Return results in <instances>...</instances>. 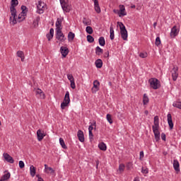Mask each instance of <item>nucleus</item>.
<instances>
[{"label": "nucleus", "instance_id": "obj_33", "mask_svg": "<svg viewBox=\"0 0 181 181\" xmlns=\"http://www.w3.org/2000/svg\"><path fill=\"white\" fill-rule=\"evenodd\" d=\"M100 46H105V38L104 37H100L98 39Z\"/></svg>", "mask_w": 181, "mask_h": 181}, {"label": "nucleus", "instance_id": "obj_61", "mask_svg": "<svg viewBox=\"0 0 181 181\" xmlns=\"http://www.w3.org/2000/svg\"><path fill=\"white\" fill-rule=\"evenodd\" d=\"M134 181H139V177H134Z\"/></svg>", "mask_w": 181, "mask_h": 181}, {"label": "nucleus", "instance_id": "obj_1", "mask_svg": "<svg viewBox=\"0 0 181 181\" xmlns=\"http://www.w3.org/2000/svg\"><path fill=\"white\" fill-rule=\"evenodd\" d=\"M19 5V1L18 0H11L10 12L12 17H10V23L11 25H16L18 23V20H16V6Z\"/></svg>", "mask_w": 181, "mask_h": 181}, {"label": "nucleus", "instance_id": "obj_28", "mask_svg": "<svg viewBox=\"0 0 181 181\" xmlns=\"http://www.w3.org/2000/svg\"><path fill=\"white\" fill-rule=\"evenodd\" d=\"M74 37H76V35L73 32H69L68 33L69 42H71L72 40H74Z\"/></svg>", "mask_w": 181, "mask_h": 181}, {"label": "nucleus", "instance_id": "obj_42", "mask_svg": "<svg viewBox=\"0 0 181 181\" xmlns=\"http://www.w3.org/2000/svg\"><path fill=\"white\" fill-rule=\"evenodd\" d=\"M17 56L18 57H23V56H25V53H23V51H18L17 52Z\"/></svg>", "mask_w": 181, "mask_h": 181}, {"label": "nucleus", "instance_id": "obj_17", "mask_svg": "<svg viewBox=\"0 0 181 181\" xmlns=\"http://www.w3.org/2000/svg\"><path fill=\"white\" fill-rule=\"evenodd\" d=\"M167 118L170 129H173V121L172 120V115L170 113H168L167 115Z\"/></svg>", "mask_w": 181, "mask_h": 181}, {"label": "nucleus", "instance_id": "obj_38", "mask_svg": "<svg viewBox=\"0 0 181 181\" xmlns=\"http://www.w3.org/2000/svg\"><path fill=\"white\" fill-rule=\"evenodd\" d=\"M119 170L120 173L124 172V170H125V165H124L122 163L119 164Z\"/></svg>", "mask_w": 181, "mask_h": 181}, {"label": "nucleus", "instance_id": "obj_31", "mask_svg": "<svg viewBox=\"0 0 181 181\" xmlns=\"http://www.w3.org/2000/svg\"><path fill=\"white\" fill-rule=\"evenodd\" d=\"M148 103H149V98H148V95H146V93H144L143 97V104L144 105H146Z\"/></svg>", "mask_w": 181, "mask_h": 181}, {"label": "nucleus", "instance_id": "obj_21", "mask_svg": "<svg viewBox=\"0 0 181 181\" xmlns=\"http://www.w3.org/2000/svg\"><path fill=\"white\" fill-rule=\"evenodd\" d=\"M62 18H57L56 23H55V26H56V30H62Z\"/></svg>", "mask_w": 181, "mask_h": 181}, {"label": "nucleus", "instance_id": "obj_43", "mask_svg": "<svg viewBox=\"0 0 181 181\" xmlns=\"http://www.w3.org/2000/svg\"><path fill=\"white\" fill-rule=\"evenodd\" d=\"M18 166L20 169H23V168H25V163L22 160H20L18 163Z\"/></svg>", "mask_w": 181, "mask_h": 181}, {"label": "nucleus", "instance_id": "obj_51", "mask_svg": "<svg viewBox=\"0 0 181 181\" xmlns=\"http://www.w3.org/2000/svg\"><path fill=\"white\" fill-rule=\"evenodd\" d=\"M141 173L146 175V173H148V169H144V167H142Z\"/></svg>", "mask_w": 181, "mask_h": 181}, {"label": "nucleus", "instance_id": "obj_48", "mask_svg": "<svg viewBox=\"0 0 181 181\" xmlns=\"http://www.w3.org/2000/svg\"><path fill=\"white\" fill-rule=\"evenodd\" d=\"M49 35H51V37H53V36H54V29L50 28Z\"/></svg>", "mask_w": 181, "mask_h": 181}, {"label": "nucleus", "instance_id": "obj_49", "mask_svg": "<svg viewBox=\"0 0 181 181\" xmlns=\"http://www.w3.org/2000/svg\"><path fill=\"white\" fill-rule=\"evenodd\" d=\"M126 166H127V170H129L132 168V163H127Z\"/></svg>", "mask_w": 181, "mask_h": 181}, {"label": "nucleus", "instance_id": "obj_41", "mask_svg": "<svg viewBox=\"0 0 181 181\" xmlns=\"http://www.w3.org/2000/svg\"><path fill=\"white\" fill-rule=\"evenodd\" d=\"M161 42H160V37H157L156 38V42H155V45L156 46H159L160 45Z\"/></svg>", "mask_w": 181, "mask_h": 181}, {"label": "nucleus", "instance_id": "obj_9", "mask_svg": "<svg viewBox=\"0 0 181 181\" xmlns=\"http://www.w3.org/2000/svg\"><path fill=\"white\" fill-rule=\"evenodd\" d=\"M179 32H180V29L179 28H177V26L174 25L172 28H171V31L170 33V36L172 39L176 37V36H177V35H179Z\"/></svg>", "mask_w": 181, "mask_h": 181}, {"label": "nucleus", "instance_id": "obj_52", "mask_svg": "<svg viewBox=\"0 0 181 181\" xmlns=\"http://www.w3.org/2000/svg\"><path fill=\"white\" fill-rule=\"evenodd\" d=\"M47 39H48V41L50 42L52 39H53V37L50 34H47Z\"/></svg>", "mask_w": 181, "mask_h": 181}, {"label": "nucleus", "instance_id": "obj_63", "mask_svg": "<svg viewBox=\"0 0 181 181\" xmlns=\"http://www.w3.org/2000/svg\"><path fill=\"white\" fill-rule=\"evenodd\" d=\"M144 114H145L146 115H148V114H149V112H148V110H145V111H144Z\"/></svg>", "mask_w": 181, "mask_h": 181}, {"label": "nucleus", "instance_id": "obj_30", "mask_svg": "<svg viewBox=\"0 0 181 181\" xmlns=\"http://www.w3.org/2000/svg\"><path fill=\"white\" fill-rule=\"evenodd\" d=\"M98 148L100 151H107V145L104 142L99 144Z\"/></svg>", "mask_w": 181, "mask_h": 181}, {"label": "nucleus", "instance_id": "obj_23", "mask_svg": "<svg viewBox=\"0 0 181 181\" xmlns=\"http://www.w3.org/2000/svg\"><path fill=\"white\" fill-rule=\"evenodd\" d=\"M11 178V173H7L6 174H4L1 178L0 179V181H8V179Z\"/></svg>", "mask_w": 181, "mask_h": 181}, {"label": "nucleus", "instance_id": "obj_40", "mask_svg": "<svg viewBox=\"0 0 181 181\" xmlns=\"http://www.w3.org/2000/svg\"><path fill=\"white\" fill-rule=\"evenodd\" d=\"M139 57H141V59H145L146 57H148V53H146V52H141L139 54Z\"/></svg>", "mask_w": 181, "mask_h": 181}, {"label": "nucleus", "instance_id": "obj_50", "mask_svg": "<svg viewBox=\"0 0 181 181\" xmlns=\"http://www.w3.org/2000/svg\"><path fill=\"white\" fill-rule=\"evenodd\" d=\"M161 139L163 141H166V134H165V133L161 134Z\"/></svg>", "mask_w": 181, "mask_h": 181}, {"label": "nucleus", "instance_id": "obj_24", "mask_svg": "<svg viewBox=\"0 0 181 181\" xmlns=\"http://www.w3.org/2000/svg\"><path fill=\"white\" fill-rule=\"evenodd\" d=\"M95 64L97 69H101V67H103V60L101 59H98L95 62Z\"/></svg>", "mask_w": 181, "mask_h": 181}, {"label": "nucleus", "instance_id": "obj_56", "mask_svg": "<svg viewBox=\"0 0 181 181\" xmlns=\"http://www.w3.org/2000/svg\"><path fill=\"white\" fill-rule=\"evenodd\" d=\"M28 8L26 7V6H21L22 12H25V11Z\"/></svg>", "mask_w": 181, "mask_h": 181}, {"label": "nucleus", "instance_id": "obj_26", "mask_svg": "<svg viewBox=\"0 0 181 181\" xmlns=\"http://www.w3.org/2000/svg\"><path fill=\"white\" fill-rule=\"evenodd\" d=\"M110 40H114V39L115 38V35L114 34V28L112 27V25L110 27Z\"/></svg>", "mask_w": 181, "mask_h": 181}, {"label": "nucleus", "instance_id": "obj_53", "mask_svg": "<svg viewBox=\"0 0 181 181\" xmlns=\"http://www.w3.org/2000/svg\"><path fill=\"white\" fill-rule=\"evenodd\" d=\"M144 151H140V157H139L140 160H142V158H144Z\"/></svg>", "mask_w": 181, "mask_h": 181}, {"label": "nucleus", "instance_id": "obj_39", "mask_svg": "<svg viewBox=\"0 0 181 181\" xmlns=\"http://www.w3.org/2000/svg\"><path fill=\"white\" fill-rule=\"evenodd\" d=\"M106 118L107 119V122H109V124H112V118L111 117V115L107 114L106 116Z\"/></svg>", "mask_w": 181, "mask_h": 181}, {"label": "nucleus", "instance_id": "obj_62", "mask_svg": "<svg viewBox=\"0 0 181 181\" xmlns=\"http://www.w3.org/2000/svg\"><path fill=\"white\" fill-rule=\"evenodd\" d=\"M20 59H21V62H25V55L20 57Z\"/></svg>", "mask_w": 181, "mask_h": 181}, {"label": "nucleus", "instance_id": "obj_46", "mask_svg": "<svg viewBox=\"0 0 181 181\" xmlns=\"http://www.w3.org/2000/svg\"><path fill=\"white\" fill-rule=\"evenodd\" d=\"M25 18L23 17L21 13L18 16V22H22L23 21H25Z\"/></svg>", "mask_w": 181, "mask_h": 181}, {"label": "nucleus", "instance_id": "obj_12", "mask_svg": "<svg viewBox=\"0 0 181 181\" xmlns=\"http://www.w3.org/2000/svg\"><path fill=\"white\" fill-rule=\"evenodd\" d=\"M35 95L38 98H41V100H45V93H43V90H42V89L40 88H37L35 91Z\"/></svg>", "mask_w": 181, "mask_h": 181}, {"label": "nucleus", "instance_id": "obj_44", "mask_svg": "<svg viewBox=\"0 0 181 181\" xmlns=\"http://www.w3.org/2000/svg\"><path fill=\"white\" fill-rule=\"evenodd\" d=\"M103 57L105 58V59H108V57H110V51H105V52H104V54H103Z\"/></svg>", "mask_w": 181, "mask_h": 181}, {"label": "nucleus", "instance_id": "obj_2", "mask_svg": "<svg viewBox=\"0 0 181 181\" xmlns=\"http://www.w3.org/2000/svg\"><path fill=\"white\" fill-rule=\"evenodd\" d=\"M153 132L154 134L156 142L160 140V132H159V117L155 116L153 119V125L152 126Z\"/></svg>", "mask_w": 181, "mask_h": 181}, {"label": "nucleus", "instance_id": "obj_57", "mask_svg": "<svg viewBox=\"0 0 181 181\" xmlns=\"http://www.w3.org/2000/svg\"><path fill=\"white\" fill-rule=\"evenodd\" d=\"M113 12L119 16V10L114 9Z\"/></svg>", "mask_w": 181, "mask_h": 181}, {"label": "nucleus", "instance_id": "obj_60", "mask_svg": "<svg viewBox=\"0 0 181 181\" xmlns=\"http://www.w3.org/2000/svg\"><path fill=\"white\" fill-rule=\"evenodd\" d=\"M156 25H158V23H156V22L153 23V26L154 29H156Z\"/></svg>", "mask_w": 181, "mask_h": 181}, {"label": "nucleus", "instance_id": "obj_29", "mask_svg": "<svg viewBox=\"0 0 181 181\" xmlns=\"http://www.w3.org/2000/svg\"><path fill=\"white\" fill-rule=\"evenodd\" d=\"M173 106H174L175 108H178L179 110H181V101L177 100L173 102Z\"/></svg>", "mask_w": 181, "mask_h": 181}, {"label": "nucleus", "instance_id": "obj_59", "mask_svg": "<svg viewBox=\"0 0 181 181\" xmlns=\"http://www.w3.org/2000/svg\"><path fill=\"white\" fill-rule=\"evenodd\" d=\"M90 124H93V127H95H95H97V122L95 120H93V123H91Z\"/></svg>", "mask_w": 181, "mask_h": 181}, {"label": "nucleus", "instance_id": "obj_4", "mask_svg": "<svg viewBox=\"0 0 181 181\" xmlns=\"http://www.w3.org/2000/svg\"><path fill=\"white\" fill-rule=\"evenodd\" d=\"M150 87L153 90H158L160 87V81L156 78H151L148 80Z\"/></svg>", "mask_w": 181, "mask_h": 181}, {"label": "nucleus", "instance_id": "obj_45", "mask_svg": "<svg viewBox=\"0 0 181 181\" xmlns=\"http://www.w3.org/2000/svg\"><path fill=\"white\" fill-rule=\"evenodd\" d=\"M67 78L68 80H69L70 82L74 81V77L72 74H67Z\"/></svg>", "mask_w": 181, "mask_h": 181}, {"label": "nucleus", "instance_id": "obj_25", "mask_svg": "<svg viewBox=\"0 0 181 181\" xmlns=\"http://www.w3.org/2000/svg\"><path fill=\"white\" fill-rule=\"evenodd\" d=\"M30 173L32 177H35V175H36V168H35V166L31 165L30 167Z\"/></svg>", "mask_w": 181, "mask_h": 181}, {"label": "nucleus", "instance_id": "obj_19", "mask_svg": "<svg viewBox=\"0 0 181 181\" xmlns=\"http://www.w3.org/2000/svg\"><path fill=\"white\" fill-rule=\"evenodd\" d=\"M45 173H51V175H53L54 173V170L52 167H48L47 164H45V170H44Z\"/></svg>", "mask_w": 181, "mask_h": 181}, {"label": "nucleus", "instance_id": "obj_47", "mask_svg": "<svg viewBox=\"0 0 181 181\" xmlns=\"http://www.w3.org/2000/svg\"><path fill=\"white\" fill-rule=\"evenodd\" d=\"M70 83H71V88L73 90H74V88H76V83L74 82V80L71 81Z\"/></svg>", "mask_w": 181, "mask_h": 181}, {"label": "nucleus", "instance_id": "obj_35", "mask_svg": "<svg viewBox=\"0 0 181 181\" xmlns=\"http://www.w3.org/2000/svg\"><path fill=\"white\" fill-rule=\"evenodd\" d=\"M86 33H88V35H93V27L91 26H87L86 28Z\"/></svg>", "mask_w": 181, "mask_h": 181}, {"label": "nucleus", "instance_id": "obj_6", "mask_svg": "<svg viewBox=\"0 0 181 181\" xmlns=\"http://www.w3.org/2000/svg\"><path fill=\"white\" fill-rule=\"evenodd\" d=\"M46 4L45 3L42 2V1H38V4L37 5V13H39V15H42V13H45V9H46V7H45Z\"/></svg>", "mask_w": 181, "mask_h": 181}, {"label": "nucleus", "instance_id": "obj_58", "mask_svg": "<svg viewBox=\"0 0 181 181\" xmlns=\"http://www.w3.org/2000/svg\"><path fill=\"white\" fill-rule=\"evenodd\" d=\"M20 14L23 18H25V16H26V11H22Z\"/></svg>", "mask_w": 181, "mask_h": 181}, {"label": "nucleus", "instance_id": "obj_34", "mask_svg": "<svg viewBox=\"0 0 181 181\" xmlns=\"http://www.w3.org/2000/svg\"><path fill=\"white\" fill-rule=\"evenodd\" d=\"M59 144L63 149H67V146H66V143H64V140L62 138H59Z\"/></svg>", "mask_w": 181, "mask_h": 181}, {"label": "nucleus", "instance_id": "obj_32", "mask_svg": "<svg viewBox=\"0 0 181 181\" xmlns=\"http://www.w3.org/2000/svg\"><path fill=\"white\" fill-rule=\"evenodd\" d=\"M83 23L86 25V26H90L91 25V21L86 17L83 18Z\"/></svg>", "mask_w": 181, "mask_h": 181}, {"label": "nucleus", "instance_id": "obj_5", "mask_svg": "<svg viewBox=\"0 0 181 181\" xmlns=\"http://www.w3.org/2000/svg\"><path fill=\"white\" fill-rule=\"evenodd\" d=\"M70 104V93L66 91L64 98V101L61 103L62 110H64L67 105Z\"/></svg>", "mask_w": 181, "mask_h": 181}, {"label": "nucleus", "instance_id": "obj_64", "mask_svg": "<svg viewBox=\"0 0 181 181\" xmlns=\"http://www.w3.org/2000/svg\"><path fill=\"white\" fill-rule=\"evenodd\" d=\"M163 154L164 155V156H166V155H168V152L163 151Z\"/></svg>", "mask_w": 181, "mask_h": 181}, {"label": "nucleus", "instance_id": "obj_15", "mask_svg": "<svg viewBox=\"0 0 181 181\" xmlns=\"http://www.w3.org/2000/svg\"><path fill=\"white\" fill-rule=\"evenodd\" d=\"M37 136L38 141L40 142V141H42L45 138V136H46V134H45V132H42V130L38 129L37 131Z\"/></svg>", "mask_w": 181, "mask_h": 181}, {"label": "nucleus", "instance_id": "obj_37", "mask_svg": "<svg viewBox=\"0 0 181 181\" xmlns=\"http://www.w3.org/2000/svg\"><path fill=\"white\" fill-rule=\"evenodd\" d=\"M86 39L89 43H93L94 42V37L90 35H88Z\"/></svg>", "mask_w": 181, "mask_h": 181}, {"label": "nucleus", "instance_id": "obj_7", "mask_svg": "<svg viewBox=\"0 0 181 181\" xmlns=\"http://www.w3.org/2000/svg\"><path fill=\"white\" fill-rule=\"evenodd\" d=\"M56 39H57V40H59V42H65L66 38L64 36V34H63V32H62V30L58 29L57 30H56Z\"/></svg>", "mask_w": 181, "mask_h": 181}, {"label": "nucleus", "instance_id": "obj_16", "mask_svg": "<svg viewBox=\"0 0 181 181\" xmlns=\"http://www.w3.org/2000/svg\"><path fill=\"white\" fill-rule=\"evenodd\" d=\"M119 18L122 16H127V11H125V6L119 5Z\"/></svg>", "mask_w": 181, "mask_h": 181}, {"label": "nucleus", "instance_id": "obj_22", "mask_svg": "<svg viewBox=\"0 0 181 181\" xmlns=\"http://www.w3.org/2000/svg\"><path fill=\"white\" fill-rule=\"evenodd\" d=\"M95 54L96 56H101V54H103V53H104V49H101V47H100V46H97L95 47Z\"/></svg>", "mask_w": 181, "mask_h": 181}, {"label": "nucleus", "instance_id": "obj_20", "mask_svg": "<svg viewBox=\"0 0 181 181\" xmlns=\"http://www.w3.org/2000/svg\"><path fill=\"white\" fill-rule=\"evenodd\" d=\"M180 164H179V161L177 160H173V168L175 170V172H180Z\"/></svg>", "mask_w": 181, "mask_h": 181}, {"label": "nucleus", "instance_id": "obj_55", "mask_svg": "<svg viewBox=\"0 0 181 181\" xmlns=\"http://www.w3.org/2000/svg\"><path fill=\"white\" fill-rule=\"evenodd\" d=\"M93 132H89V139H93Z\"/></svg>", "mask_w": 181, "mask_h": 181}, {"label": "nucleus", "instance_id": "obj_36", "mask_svg": "<svg viewBox=\"0 0 181 181\" xmlns=\"http://www.w3.org/2000/svg\"><path fill=\"white\" fill-rule=\"evenodd\" d=\"M40 20V18H37L36 20H35L33 22V28H37V26H39V21Z\"/></svg>", "mask_w": 181, "mask_h": 181}, {"label": "nucleus", "instance_id": "obj_14", "mask_svg": "<svg viewBox=\"0 0 181 181\" xmlns=\"http://www.w3.org/2000/svg\"><path fill=\"white\" fill-rule=\"evenodd\" d=\"M3 156L5 160H6V162H8V163H13V162H15L13 158H12V156H11L8 153H4L3 154Z\"/></svg>", "mask_w": 181, "mask_h": 181}, {"label": "nucleus", "instance_id": "obj_11", "mask_svg": "<svg viewBox=\"0 0 181 181\" xmlns=\"http://www.w3.org/2000/svg\"><path fill=\"white\" fill-rule=\"evenodd\" d=\"M100 90V81H98V80H95L93 81V86L91 89L92 93L93 94H95V93H97V91H98Z\"/></svg>", "mask_w": 181, "mask_h": 181}, {"label": "nucleus", "instance_id": "obj_10", "mask_svg": "<svg viewBox=\"0 0 181 181\" xmlns=\"http://www.w3.org/2000/svg\"><path fill=\"white\" fill-rule=\"evenodd\" d=\"M59 2L64 12L69 13V12H70V6H69V3L66 2V0H59Z\"/></svg>", "mask_w": 181, "mask_h": 181}, {"label": "nucleus", "instance_id": "obj_27", "mask_svg": "<svg viewBox=\"0 0 181 181\" xmlns=\"http://www.w3.org/2000/svg\"><path fill=\"white\" fill-rule=\"evenodd\" d=\"M94 8L95 12H97L98 13H101V8H100V4H98V2L94 3Z\"/></svg>", "mask_w": 181, "mask_h": 181}, {"label": "nucleus", "instance_id": "obj_18", "mask_svg": "<svg viewBox=\"0 0 181 181\" xmlns=\"http://www.w3.org/2000/svg\"><path fill=\"white\" fill-rule=\"evenodd\" d=\"M77 136H78V141H80V142H84V141H85L84 132H83V131L78 130L77 132Z\"/></svg>", "mask_w": 181, "mask_h": 181}, {"label": "nucleus", "instance_id": "obj_3", "mask_svg": "<svg viewBox=\"0 0 181 181\" xmlns=\"http://www.w3.org/2000/svg\"><path fill=\"white\" fill-rule=\"evenodd\" d=\"M117 25L119 26L120 35L123 40H128V31L125 28V25L122 22L118 21Z\"/></svg>", "mask_w": 181, "mask_h": 181}, {"label": "nucleus", "instance_id": "obj_13", "mask_svg": "<svg viewBox=\"0 0 181 181\" xmlns=\"http://www.w3.org/2000/svg\"><path fill=\"white\" fill-rule=\"evenodd\" d=\"M69 50L67 47H60V53L62 57H66L67 54H69Z\"/></svg>", "mask_w": 181, "mask_h": 181}, {"label": "nucleus", "instance_id": "obj_54", "mask_svg": "<svg viewBox=\"0 0 181 181\" xmlns=\"http://www.w3.org/2000/svg\"><path fill=\"white\" fill-rule=\"evenodd\" d=\"M93 129H94V127H93V124H90L88 127V132H93Z\"/></svg>", "mask_w": 181, "mask_h": 181}, {"label": "nucleus", "instance_id": "obj_8", "mask_svg": "<svg viewBox=\"0 0 181 181\" xmlns=\"http://www.w3.org/2000/svg\"><path fill=\"white\" fill-rule=\"evenodd\" d=\"M171 73L173 81H176V80H177V77H179V67H177V66H174L171 71Z\"/></svg>", "mask_w": 181, "mask_h": 181}]
</instances>
